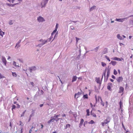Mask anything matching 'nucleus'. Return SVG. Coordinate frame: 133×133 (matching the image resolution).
Segmentation results:
<instances>
[{
    "label": "nucleus",
    "mask_w": 133,
    "mask_h": 133,
    "mask_svg": "<svg viewBox=\"0 0 133 133\" xmlns=\"http://www.w3.org/2000/svg\"><path fill=\"white\" fill-rule=\"evenodd\" d=\"M41 93L42 95H43L44 94V92L42 90H41Z\"/></svg>",
    "instance_id": "nucleus-45"
},
{
    "label": "nucleus",
    "mask_w": 133,
    "mask_h": 133,
    "mask_svg": "<svg viewBox=\"0 0 133 133\" xmlns=\"http://www.w3.org/2000/svg\"><path fill=\"white\" fill-rule=\"evenodd\" d=\"M110 118L109 117H108L104 121L105 122H107V123H109L110 121Z\"/></svg>",
    "instance_id": "nucleus-11"
},
{
    "label": "nucleus",
    "mask_w": 133,
    "mask_h": 133,
    "mask_svg": "<svg viewBox=\"0 0 133 133\" xmlns=\"http://www.w3.org/2000/svg\"><path fill=\"white\" fill-rule=\"evenodd\" d=\"M117 37L119 39L121 40L122 39V38L121 36L119 34H118L117 35Z\"/></svg>",
    "instance_id": "nucleus-21"
},
{
    "label": "nucleus",
    "mask_w": 133,
    "mask_h": 133,
    "mask_svg": "<svg viewBox=\"0 0 133 133\" xmlns=\"http://www.w3.org/2000/svg\"><path fill=\"white\" fill-rule=\"evenodd\" d=\"M81 94V93L80 92H78L77 93H76L75 94V98H76V96H77V98L79 97L80 96Z\"/></svg>",
    "instance_id": "nucleus-9"
},
{
    "label": "nucleus",
    "mask_w": 133,
    "mask_h": 133,
    "mask_svg": "<svg viewBox=\"0 0 133 133\" xmlns=\"http://www.w3.org/2000/svg\"><path fill=\"white\" fill-rule=\"evenodd\" d=\"M90 105H91V107H92V106H93V105H92V103H90Z\"/></svg>",
    "instance_id": "nucleus-63"
},
{
    "label": "nucleus",
    "mask_w": 133,
    "mask_h": 133,
    "mask_svg": "<svg viewBox=\"0 0 133 133\" xmlns=\"http://www.w3.org/2000/svg\"><path fill=\"white\" fill-rule=\"evenodd\" d=\"M112 84L111 83H109L108 84V86L107 87V89L110 90H111V87L112 86Z\"/></svg>",
    "instance_id": "nucleus-6"
},
{
    "label": "nucleus",
    "mask_w": 133,
    "mask_h": 133,
    "mask_svg": "<svg viewBox=\"0 0 133 133\" xmlns=\"http://www.w3.org/2000/svg\"><path fill=\"white\" fill-rule=\"evenodd\" d=\"M118 72L119 74H120V70L119 69L118 70Z\"/></svg>",
    "instance_id": "nucleus-56"
},
{
    "label": "nucleus",
    "mask_w": 133,
    "mask_h": 133,
    "mask_svg": "<svg viewBox=\"0 0 133 133\" xmlns=\"http://www.w3.org/2000/svg\"><path fill=\"white\" fill-rule=\"evenodd\" d=\"M24 112L23 113V114H22V115H21V117H22V116H24Z\"/></svg>",
    "instance_id": "nucleus-48"
},
{
    "label": "nucleus",
    "mask_w": 133,
    "mask_h": 133,
    "mask_svg": "<svg viewBox=\"0 0 133 133\" xmlns=\"http://www.w3.org/2000/svg\"><path fill=\"white\" fill-rule=\"evenodd\" d=\"M83 98H84L88 99V95L86 94L83 96Z\"/></svg>",
    "instance_id": "nucleus-26"
},
{
    "label": "nucleus",
    "mask_w": 133,
    "mask_h": 133,
    "mask_svg": "<svg viewBox=\"0 0 133 133\" xmlns=\"http://www.w3.org/2000/svg\"><path fill=\"white\" fill-rule=\"evenodd\" d=\"M114 74L115 75H116L117 74V72L115 69L114 70Z\"/></svg>",
    "instance_id": "nucleus-30"
},
{
    "label": "nucleus",
    "mask_w": 133,
    "mask_h": 133,
    "mask_svg": "<svg viewBox=\"0 0 133 133\" xmlns=\"http://www.w3.org/2000/svg\"><path fill=\"white\" fill-rule=\"evenodd\" d=\"M77 77L76 76H74L72 77V82L76 81L77 79Z\"/></svg>",
    "instance_id": "nucleus-13"
},
{
    "label": "nucleus",
    "mask_w": 133,
    "mask_h": 133,
    "mask_svg": "<svg viewBox=\"0 0 133 133\" xmlns=\"http://www.w3.org/2000/svg\"><path fill=\"white\" fill-rule=\"evenodd\" d=\"M41 129H42L43 127V125L42 124H41Z\"/></svg>",
    "instance_id": "nucleus-57"
},
{
    "label": "nucleus",
    "mask_w": 133,
    "mask_h": 133,
    "mask_svg": "<svg viewBox=\"0 0 133 133\" xmlns=\"http://www.w3.org/2000/svg\"><path fill=\"white\" fill-rule=\"evenodd\" d=\"M86 112L87 113V116H89L90 115V112L89 109H87L86 110Z\"/></svg>",
    "instance_id": "nucleus-20"
},
{
    "label": "nucleus",
    "mask_w": 133,
    "mask_h": 133,
    "mask_svg": "<svg viewBox=\"0 0 133 133\" xmlns=\"http://www.w3.org/2000/svg\"><path fill=\"white\" fill-rule=\"evenodd\" d=\"M4 32L2 31H0V35L1 36H3V35H4Z\"/></svg>",
    "instance_id": "nucleus-28"
},
{
    "label": "nucleus",
    "mask_w": 133,
    "mask_h": 133,
    "mask_svg": "<svg viewBox=\"0 0 133 133\" xmlns=\"http://www.w3.org/2000/svg\"><path fill=\"white\" fill-rule=\"evenodd\" d=\"M62 116L63 117H65L66 116V115L65 114H62Z\"/></svg>",
    "instance_id": "nucleus-55"
},
{
    "label": "nucleus",
    "mask_w": 133,
    "mask_h": 133,
    "mask_svg": "<svg viewBox=\"0 0 133 133\" xmlns=\"http://www.w3.org/2000/svg\"><path fill=\"white\" fill-rule=\"evenodd\" d=\"M121 59H120L119 58H118L117 61H122V59L123 60V58H121Z\"/></svg>",
    "instance_id": "nucleus-40"
},
{
    "label": "nucleus",
    "mask_w": 133,
    "mask_h": 133,
    "mask_svg": "<svg viewBox=\"0 0 133 133\" xmlns=\"http://www.w3.org/2000/svg\"><path fill=\"white\" fill-rule=\"evenodd\" d=\"M76 42H78V41L79 40V39L77 37H76Z\"/></svg>",
    "instance_id": "nucleus-43"
},
{
    "label": "nucleus",
    "mask_w": 133,
    "mask_h": 133,
    "mask_svg": "<svg viewBox=\"0 0 133 133\" xmlns=\"http://www.w3.org/2000/svg\"><path fill=\"white\" fill-rule=\"evenodd\" d=\"M10 57L9 56L8 57V59H10Z\"/></svg>",
    "instance_id": "nucleus-62"
},
{
    "label": "nucleus",
    "mask_w": 133,
    "mask_h": 133,
    "mask_svg": "<svg viewBox=\"0 0 133 133\" xmlns=\"http://www.w3.org/2000/svg\"><path fill=\"white\" fill-rule=\"evenodd\" d=\"M16 62L15 61H14L13 63V65L15 66L16 67H19V66L18 65H16Z\"/></svg>",
    "instance_id": "nucleus-17"
},
{
    "label": "nucleus",
    "mask_w": 133,
    "mask_h": 133,
    "mask_svg": "<svg viewBox=\"0 0 133 133\" xmlns=\"http://www.w3.org/2000/svg\"><path fill=\"white\" fill-rule=\"evenodd\" d=\"M37 20L39 22H42L45 21L43 18L40 16L38 18Z\"/></svg>",
    "instance_id": "nucleus-4"
},
{
    "label": "nucleus",
    "mask_w": 133,
    "mask_h": 133,
    "mask_svg": "<svg viewBox=\"0 0 133 133\" xmlns=\"http://www.w3.org/2000/svg\"><path fill=\"white\" fill-rule=\"evenodd\" d=\"M131 37H132V36H129V38L130 39L131 38Z\"/></svg>",
    "instance_id": "nucleus-61"
},
{
    "label": "nucleus",
    "mask_w": 133,
    "mask_h": 133,
    "mask_svg": "<svg viewBox=\"0 0 133 133\" xmlns=\"http://www.w3.org/2000/svg\"><path fill=\"white\" fill-rule=\"evenodd\" d=\"M32 116V115H31L30 116V118H31Z\"/></svg>",
    "instance_id": "nucleus-64"
},
{
    "label": "nucleus",
    "mask_w": 133,
    "mask_h": 133,
    "mask_svg": "<svg viewBox=\"0 0 133 133\" xmlns=\"http://www.w3.org/2000/svg\"><path fill=\"white\" fill-rule=\"evenodd\" d=\"M12 21H10L9 22V24L10 25L12 24Z\"/></svg>",
    "instance_id": "nucleus-47"
},
{
    "label": "nucleus",
    "mask_w": 133,
    "mask_h": 133,
    "mask_svg": "<svg viewBox=\"0 0 133 133\" xmlns=\"http://www.w3.org/2000/svg\"><path fill=\"white\" fill-rule=\"evenodd\" d=\"M39 105H40V107H42L43 105V104H40Z\"/></svg>",
    "instance_id": "nucleus-59"
},
{
    "label": "nucleus",
    "mask_w": 133,
    "mask_h": 133,
    "mask_svg": "<svg viewBox=\"0 0 133 133\" xmlns=\"http://www.w3.org/2000/svg\"><path fill=\"white\" fill-rule=\"evenodd\" d=\"M102 65L103 66H106V64L104 62H102L101 63Z\"/></svg>",
    "instance_id": "nucleus-27"
},
{
    "label": "nucleus",
    "mask_w": 133,
    "mask_h": 133,
    "mask_svg": "<svg viewBox=\"0 0 133 133\" xmlns=\"http://www.w3.org/2000/svg\"><path fill=\"white\" fill-rule=\"evenodd\" d=\"M126 18H125L122 19H116V21L118 22H122L124 19H125Z\"/></svg>",
    "instance_id": "nucleus-16"
},
{
    "label": "nucleus",
    "mask_w": 133,
    "mask_h": 133,
    "mask_svg": "<svg viewBox=\"0 0 133 133\" xmlns=\"http://www.w3.org/2000/svg\"><path fill=\"white\" fill-rule=\"evenodd\" d=\"M12 75L14 77H16L17 76V74L15 72H12Z\"/></svg>",
    "instance_id": "nucleus-22"
},
{
    "label": "nucleus",
    "mask_w": 133,
    "mask_h": 133,
    "mask_svg": "<svg viewBox=\"0 0 133 133\" xmlns=\"http://www.w3.org/2000/svg\"><path fill=\"white\" fill-rule=\"evenodd\" d=\"M48 1V0H45V1L44 2H43L41 3V5L42 7H43L46 4Z\"/></svg>",
    "instance_id": "nucleus-8"
},
{
    "label": "nucleus",
    "mask_w": 133,
    "mask_h": 133,
    "mask_svg": "<svg viewBox=\"0 0 133 133\" xmlns=\"http://www.w3.org/2000/svg\"><path fill=\"white\" fill-rule=\"evenodd\" d=\"M58 27V23H57L55 27V29H57Z\"/></svg>",
    "instance_id": "nucleus-39"
},
{
    "label": "nucleus",
    "mask_w": 133,
    "mask_h": 133,
    "mask_svg": "<svg viewBox=\"0 0 133 133\" xmlns=\"http://www.w3.org/2000/svg\"><path fill=\"white\" fill-rule=\"evenodd\" d=\"M57 29H55V30L53 31V32L51 33V36H52L57 31Z\"/></svg>",
    "instance_id": "nucleus-24"
},
{
    "label": "nucleus",
    "mask_w": 133,
    "mask_h": 133,
    "mask_svg": "<svg viewBox=\"0 0 133 133\" xmlns=\"http://www.w3.org/2000/svg\"><path fill=\"white\" fill-rule=\"evenodd\" d=\"M122 127H123V128L124 129H125V127H124V125H123V123H122Z\"/></svg>",
    "instance_id": "nucleus-52"
},
{
    "label": "nucleus",
    "mask_w": 133,
    "mask_h": 133,
    "mask_svg": "<svg viewBox=\"0 0 133 133\" xmlns=\"http://www.w3.org/2000/svg\"><path fill=\"white\" fill-rule=\"evenodd\" d=\"M89 124H93L95 123V122L92 120H91L90 121L88 122Z\"/></svg>",
    "instance_id": "nucleus-23"
},
{
    "label": "nucleus",
    "mask_w": 133,
    "mask_h": 133,
    "mask_svg": "<svg viewBox=\"0 0 133 133\" xmlns=\"http://www.w3.org/2000/svg\"><path fill=\"white\" fill-rule=\"evenodd\" d=\"M4 77L1 74H0V79Z\"/></svg>",
    "instance_id": "nucleus-38"
},
{
    "label": "nucleus",
    "mask_w": 133,
    "mask_h": 133,
    "mask_svg": "<svg viewBox=\"0 0 133 133\" xmlns=\"http://www.w3.org/2000/svg\"><path fill=\"white\" fill-rule=\"evenodd\" d=\"M101 104L103 106H104V103L102 101H101Z\"/></svg>",
    "instance_id": "nucleus-42"
},
{
    "label": "nucleus",
    "mask_w": 133,
    "mask_h": 133,
    "mask_svg": "<svg viewBox=\"0 0 133 133\" xmlns=\"http://www.w3.org/2000/svg\"><path fill=\"white\" fill-rule=\"evenodd\" d=\"M33 128V127H32V128H31V129H30V131H29V133H31V132L32 131V128Z\"/></svg>",
    "instance_id": "nucleus-51"
},
{
    "label": "nucleus",
    "mask_w": 133,
    "mask_h": 133,
    "mask_svg": "<svg viewBox=\"0 0 133 133\" xmlns=\"http://www.w3.org/2000/svg\"><path fill=\"white\" fill-rule=\"evenodd\" d=\"M99 48V46L97 47L95 49L97 50Z\"/></svg>",
    "instance_id": "nucleus-54"
},
{
    "label": "nucleus",
    "mask_w": 133,
    "mask_h": 133,
    "mask_svg": "<svg viewBox=\"0 0 133 133\" xmlns=\"http://www.w3.org/2000/svg\"><path fill=\"white\" fill-rule=\"evenodd\" d=\"M124 91V88L122 87L121 86L119 88V90L118 92L119 93H122V95Z\"/></svg>",
    "instance_id": "nucleus-2"
},
{
    "label": "nucleus",
    "mask_w": 133,
    "mask_h": 133,
    "mask_svg": "<svg viewBox=\"0 0 133 133\" xmlns=\"http://www.w3.org/2000/svg\"><path fill=\"white\" fill-rule=\"evenodd\" d=\"M107 122H102L101 124L102 125V126H104L105 125V124H107Z\"/></svg>",
    "instance_id": "nucleus-29"
},
{
    "label": "nucleus",
    "mask_w": 133,
    "mask_h": 133,
    "mask_svg": "<svg viewBox=\"0 0 133 133\" xmlns=\"http://www.w3.org/2000/svg\"><path fill=\"white\" fill-rule=\"evenodd\" d=\"M96 7V6L95 5H94L92 7H91L90 9V11H91L93 10L94 9H95V8Z\"/></svg>",
    "instance_id": "nucleus-19"
},
{
    "label": "nucleus",
    "mask_w": 133,
    "mask_h": 133,
    "mask_svg": "<svg viewBox=\"0 0 133 133\" xmlns=\"http://www.w3.org/2000/svg\"><path fill=\"white\" fill-rule=\"evenodd\" d=\"M105 58L107 59L109 61H110V59L109 57H108L107 56H105Z\"/></svg>",
    "instance_id": "nucleus-35"
},
{
    "label": "nucleus",
    "mask_w": 133,
    "mask_h": 133,
    "mask_svg": "<svg viewBox=\"0 0 133 133\" xmlns=\"http://www.w3.org/2000/svg\"><path fill=\"white\" fill-rule=\"evenodd\" d=\"M59 116H60V115H55L54 116V117L56 118H57V117H59Z\"/></svg>",
    "instance_id": "nucleus-37"
},
{
    "label": "nucleus",
    "mask_w": 133,
    "mask_h": 133,
    "mask_svg": "<svg viewBox=\"0 0 133 133\" xmlns=\"http://www.w3.org/2000/svg\"><path fill=\"white\" fill-rule=\"evenodd\" d=\"M110 81L111 82H113L114 81V80H113L111 79H110Z\"/></svg>",
    "instance_id": "nucleus-53"
},
{
    "label": "nucleus",
    "mask_w": 133,
    "mask_h": 133,
    "mask_svg": "<svg viewBox=\"0 0 133 133\" xmlns=\"http://www.w3.org/2000/svg\"><path fill=\"white\" fill-rule=\"evenodd\" d=\"M106 103V107H107V106H108V102H107V101H106V103Z\"/></svg>",
    "instance_id": "nucleus-50"
},
{
    "label": "nucleus",
    "mask_w": 133,
    "mask_h": 133,
    "mask_svg": "<svg viewBox=\"0 0 133 133\" xmlns=\"http://www.w3.org/2000/svg\"><path fill=\"white\" fill-rule=\"evenodd\" d=\"M91 115L94 117H96V115L94 113H92L91 112Z\"/></svg>",
    "instance_id": "nucleus-31"
},
{
    "label": "nucleus",
    "mask_w": 133,
    "mask_h": 133,
    "mask_svg": "<svg viewBox=\"0 0 133 133\" xmlns=\"http://www.w3.org/2000/svg\"><path fill=\"white\" fill-rule=\"evenodd\" d=\"M87 124V121H85L84 123V127H85V124Z\"/></svg>",
    "instance_id": "nucleus-41"
},
{
    "label": "nucleus",
    "mask_w": 133,
    "mask_h": 133,
    "mask_svg": "<svg viewBox=\"0 0 133 133\" xmlns=\"http://www.w3.org/2000/svg\"><path fill=\"white\" fill-rule=\"evenodd\" d=\"M116 80L118 83H120L122 81L123 78L122 77H119L116 79Z\"/></svg>",
    "instance_id": "nucleus-5"
},
{
    "label": "nucleus",
    "mask_w": 133,
    "mask_h": 133,
    "mask_svg": "<svg viewBox=\"0 0 133 133\" xmlns=\"http://www.w3.org/2000/svg\"><path fill=\"white\" fill-rule=\"evenodd\" d=\"M70 124H67L66 125V128H70Z\"/></svg>",
    "instance_id": "nucleus-34"
},
{
    "label": "nucleus",
    "mask_w": 133,
    "mask_h": 133,
    "mask_svg": "<svg viewBox=\"0 0 133 133\" xmlns=\"http://www.w3.org/2000/svg\"><path fill=\"white\" fill-rule=\"evenodd\" d=\"M118 58L117 57H114L112 58H111L113 60H117V61L118 60Z\"/></svg>",
    "instance_id": "nucleus-36"
},
{
    "label": "nucleus",
    "mask_w": 133,
    "mask_h": 133,
    "mask_svg": "<svg viewBox=\"0 0 133 133\" xmlns=\"http://www.w3.org/2000/svg\"><path fill=\"white\" fill-rule=\"evenodd\" d=\"M119 105H120V107L121 109L122 107V102L121 101L119 102Z\"/></svg>",
    "instance_id": "nucleus-32"
},
{
    "label": "nucleus",
    "mask_w": 133,
    "mask_h": 133,
    "mask_svg": "<svg viewBox=\"0 0 133 133\" xmlns=\"http://www.w3.org/2000/svg\"><path fill=\"white\" fill-rule=\"evenodd\" d=\"M105 78V72L103 73Z\"/></svg>",
    "instance_id": "nucleus-58"
},
{
    "label": "nucleus",
    "mask_w": 133,
    "mask_h": 133,
    "mask_svg": "<svg viewBox=\"0 0 133 133\" xmlns=\"http://www.w3.org/2000/svg\"><path fill=\"white\" fill-rule=\"evenodd\" d=\"M110 63H111L113 65H115L116 63V62L115 61H111Z\"/></svg>",
    "instance_id": "nucleus-15"
},
{
    "label": "nucleus",
    "mask_w": 133,
    "mask_h": 133,
    "mask_svg": "<svg viewBox=\"0 0 133 133\" xmlns=\"http://www.w3.org/2000/svg\"><path fill=\"white\" fill-rule=\"evenodd\" d=\"M84 122V119H81L80 122L79 124L80 127H81V126L82 125Z\"/></svg>",
    "instance_id": "nucleus-12"
},
{
    "label": "nucleus",
    "mask_w": 133,
    "mask_h": 133,
    "mask_svg": "<svg viewBox=\"0 0 133 133\" xmlns=\"http://www.w3.org/2000/svg\"><path fill=\"white\" fill-rule=\"evenodd\" d=\"M54 117H51V119L50 120H49V121H48V123L49 124V123H51V122H54V120H55L56 121H57L59 120L60 119V118H58L57 120H56V119H55L56 118H53Z\"/></svg>",
    "instance_id": "nucleus-1"
},
{
    "label": "nucleus",
    "mask_w": 133,
    "mask_h": 133,
    "mask_svg": "<svg viewBox=\"0 0 133 133\" xmlns=\"http://www.w3.org/2000/svg\"><path fill=\"white\" fill-rule=\"evenodd\" d=\"M2 60L3 63L6 66L7 61L6 60L5 58L4 57H2Z\"/></svg>",
    "instance_id": "nucleus-7"
},
{
    "label": "nucleus",
    "mask_w": 133,
    "mask_h": 133,
    "mask_svg": "<svg viewBox=\"0 0 133 133\" xmlns=\"http://www.w3.org/2000/svg\"><path fill=\"white\" fill-rule=\"evenodd\" d=\"M18 60H19V61H20L21 62L23 63V61L22 60H21L20 59H19Z\"/></svg>",
    "instance_id": "nucleus-49"
},
{
    "label": "nucleus",
    "mask_w": 133,
    "mask_h": 133,
    "mask_svg": "<svg viewBox=\"0 0 133 133\" xmlns=\"http://www.w3.org/2000/svg\"><path fill=\"white\" fill-rule=\"evenodd\" d=\"M95 98L96 99V102H97V101L99 102L100 99L101 100V101H102V99L101 97L100 96H98L97 98V96L96 95H95Z\"/></svg>",
    "instance_id": "nucleus-3"
},
{
    "label": "nucleus",
    "mask_w": 133,
    "mask_h": 133,
    "mask_svg": "<svg viewBox=\"0 0 133 133\" xmlns=\"http://www.w3.org/2000/svg\"><path fill=\"white\" fill-rule=\"evenodd\" d=\"M12 107V111L13 110L15 109V108H16V106H15V105H13Z\"/></svg>",
    "instance_id": "nucleus-33"
},
{
    "label": "nucleus",
    "mask_w": 133,
    "mask_h": 133,
    "mask_svg": "<svg viewBox=\"0 0 133 133\" xmlns=\"http://www.w3.org/2000/svg\"><path fill=\"white\" fill-rule=\"evenodd\" d=\"M110 74V71L108 70L107 71V78L108 79L109 76Z\"/></svg>",
    "instance_id": "nucleus-18"
},
{
    "label": "nucleus",
    "mask_w": 133,
    "mask_h": 133,
    "mask_svg": "<svg viewBox=\"0 0 133 133\" xmlns=\"http://www.w3.org/2000/svg\"><path fill=\"white\" fill-rule=\"evenodd\" d=\"M21 42V40H20L19 42H18V43L16 44V45L15 46V47H17V48H18V47L19 46L18 45Z\"/></svg>",
    "instance_id": "nucleus-25"
},
{
    "label": "nucleus",
    "mask_w": 133,
    "mask_h": 133,
    "mask_svg": "<svg viewBox=\"0 0 133 133\" xmlns=\"http://www.w3.org/2000/svg\"><path fill=\"white\" fill-rule=\"evenodd\" d=\"M112 77L114 79H115L116 78L113 75H112Z\"/></svg>",
    "instance_id": "nucleus-46"
},
{
    "label": "nucleus",
    "mask_w": 133,
    "mask_h": 133,
    "mask_svg": "<svg viewBox=\"0 0 133 133\" xmlns=\"http://www.w3.org/2000/svg\"><path fill=\"white\" fill-rule=\"evenodd\" d=\"M36 69V67L35 66L30 67L29 68L30 71L31 72H32V70H35Z\"/></svg>",
    "instance_id": "nucleus-10"
},
{
    "label": "nucleus",
    "mask_w": 133,
    "mask_h": 133,
    "mask_svg": "<svg viewBox=\"0 0 133 133\" xmlns=\"http://www.w3.org/2000/svg\"><path fill=\"white\" fill-rule=\"evenodd\" d=\"M30 84L33 87L34 86V83L33 82H31Z\"/></svg>",
    "instance_id": "nucleus-44"
},
{
    "label": "nucleus",
    "mask_w": 133,
    "mask_h": 133,
    "mask_svg": "<svg viewBox=\"0 0 133 133\" xmlns=\"http://www.w3.org/2000/svg\"><path fill=\"white\" fill-rule=\"evenodd\" d=\"M96 82L97 83H99V84L101 83L100 80V78H96Z\"/></svg>",
    "instance_id": "nucleus-14"
},
{
    "label": "nucleus",
    "mask_w": 133,
    "mask_h": 133,
    "mask_svg": "<svg viewBox=\"0 0 133 133\" xmlns=\"http://www.w3.org/2000/svg\"><path fill=\"white\" fill-rule=\"evenodd\" d=\"M10 126L11 127H12V126H11V122H10Z\"/></svg>",
    "instance_id": "nucleus-60"
}]
</instances>
